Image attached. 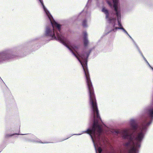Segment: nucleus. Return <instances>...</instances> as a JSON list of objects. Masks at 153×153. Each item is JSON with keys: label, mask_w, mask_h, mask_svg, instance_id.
Listing matches in <instances>:
<instances>
[{"label": "nucleus", "mask_w": 153, "mask_h": 153, "mask_svg": "<svg viewBox=\"0 0 153 153\" xmlns=\"http://www.w3.org/2000/svg\"><path fill=\"white\" fill-rule=\"evenodd\" d=\"M42 5L44 10L50 20L52 26H47L45 31V36L50 38L51 39L59 41L67 48L73 55L81 63L86 78V82L89 92H94L93 88L90 79L89 75L87 69V59L90 51L87 52H82L81 54L78 52V46L71 45V42L65 38L61 32V25L58 24L53 19L49 11L44 5L42 0H39Z\"/></svg>", "instance_id": "obj_1"}, {"label": "nucleus", "mask_w": 153, "mask_h": 153, "mask_svg": "<svg viewBox=\"0 0 153 153\" xmlns=\"http://www.w3.org/2000/svg\"><path fill=\"white\" fill-rule=\"evenodd\" d=\"M114 4L113 7L114 11L115 12V14L117 18L118 25L116 24V19L115 18L111 16L109 17V14L108 10L105 7H103L102 10V12H103L106 15L105 19L110 25L112 26L114 28L112 29V31L114 32L116 31L118 29L122 30L131 39L132 41L135 46L137 48H138L135 41L134 40L131 36L128 34L127 32L123 27L121 22V13L120 7L118 5L119 0H113Z\"/></svg>", "instance_id": "obj_2"}, {"label": "nucleus", "mask_w": 153, "mask_h": 153, "mask_svg": "<svg viewBox=\"0 0 153 153\" xmlns=\"http://www.w3.org/2000/svg\"><path fill=\"white\" fill-rule=\"evenodd\" d=\"M14 57L13 52L11 49L0 51V64L4 63Z\"/></svg>", "instance_id": "obj_3"}, {"label": "nucleus", "mask_w": 153, "mask_h": 153, "mask_svg": "<svg viewBox=\"0 0 153 153\" xmlns=\"http://www.w3.org/2000/svg\"><path fill=\"white\" fill-rule=\"evenodd\" d=\"M28 140H27V141H29L43 143H42L40 140L37 138L36 137L33 135H28Z\"/></svg>", "instance_id": "obj_4"}, {"label": "nucleus", "mask_w": 153, "mask_h": 153, "mask_svg": "<svg viewBox=\"0 0 153 153\" xmlns=\"http://www.w3.org/2000/svg\"><path fill=\"white\" fill-rule=\"evenodd\" d=\"M129 123L133 130H136L137 129V125L135 120L133 119H130L129 120Z\"/></svg>", "instance_id": "obj_5"}, {"label": "nucleus", "mask_w": 153, "mask_h": 153, "mask_svg": "<svg viewBox=\"0 0 153 153\" xmlns=\"http://www.w3.org/2000/svg\"><path fill=\"white\" fill-rule=\"evenodd\" d=\"M87 33L86 32H84V44L85 47L87 46L88 43V41L87 38Z\"/></svg>", "instance_id": "obj_6"}, {"label": "nucleus", "mask_w": 153, "mask_h": 153, "mask_svg": "<svg viewBox=\"0 0 153 153\" xmlns=\"http://www.w3.org/2000/svg\"><path fill=\"white\" fill-rule=\"evenodd\" d=\"M82 24L83 27H88L86 19H84L83 20Z\"/></svg>", "instance_id": "obj_7"}, {"label": "nucleus", "mask_w": 153, "mask_h": 153, "mask_svg": "<svg viewBox=\"0 0 153 153\" xmlns=\"http://www.w3.org/2000/svg\"><path fill=\"white\" fill-rule=\"evenodd\" d=\"M137 50H138L139 52V53H140V55H141V56H142V57H143V59H144V60L145 61L146 60V58L144 57V56H143V53H142L141 52V51H140L139 48L138 47V48H137Z\"/></svg>", "instance_id": "obj_8"}, {"label": "nucleus", "mask_w": 153, "mask_h": 153, "mask_svg": "<svg viewBox=\"0 0 153 153\" xmlns=\"http://www.w3.org/2000/svg\"><path fill=\"white\" fill-rule=\"evenodd\" d=\"M91 1V0H88V3H87V4L84 10H86L87 9V8L88 7V6L90 4Z\"/></svg>", "instance_id": "obj_9"}, {"label": "nucleus", "mask_w": 153, "mask_h": 153, "mask_svg": "<svg viewBox=\"0 0 153 153\" xmlns=\"http://www.w3.org/2000/svg\"><path fill=\"white\" fill-rule=\"evenodd\" d=\"M15 134H11V135H10V134H7L5 135V137H10V136H13V135Z\"/></svg>", "instance_id": "obj_10"}, {"label": "nucleus", "mask_w": 153, "mask_h": 153, "mask_svg": "<svg viewBox=\"0 0 153 153\" xmlns=\"http://www.w3.org/2000/svg\"><path fill=\"white\" fill-rule=\"evenodd\" d=\"M107 3H108V4H109V5L111 7L112 6L111 3V2L108 1H107Z\"/></svg>", "instance_id": "obj_11"}, {"label": "nucleus", "mask_w": 153, "mask_h": 153, "mask_svg": "<svg viewBox=\"0 0 153 153\" xmlns=\"http://www.w3.org/2000/svg\"><path fill=\"white\" fill-rule=\"evenodd\" d=\"M21 135H24V134H20Z\"/></svg>", "instance_id": "obj_12"}, {"label": "nucleus", "mask_w": 153, "mask_h": 153, "mask_svg": "<svg viewBox=\"0 0 153 153\" xmlns=\"http://www.w3.org/2000/svg\"><path fill=\"white\" fill-rule=\"evenodd\" d=\"M89 16H90V14H89Z\"/></svg>", "instance_id": "obj_13"}]
</instances>
